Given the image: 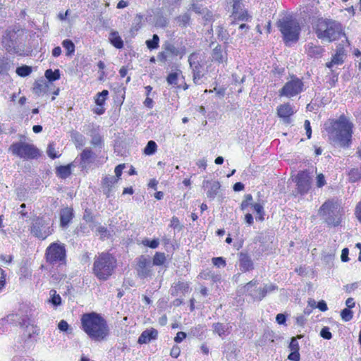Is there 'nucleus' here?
I'll return each mask as SVG.
<instances>
[{"mask_svg": "<svg viewBox=\"0 0 361 361\" xmlns=\"http://www.w3.org/2000/svg\"><path fill=\"white\" fill-rule=\"evenodd\" d=\"M317 37L328 42L338 39L343 35L342 25L331 19H319L315 27Z\"/></svg>", "mask_w": 361, "mask_h": 361, "instance_id": "obj_3", "label": "nucleus"}, {"mask_svg": "<svg viewBox=\"0 0 361 361\" xmlns=\"http://www.w3.org/2000/svg\"><path fill=\"white\" fill-rule=\"evenodd\" d=\"M187 336L186 333L183 331H179L177 333L176 337L174 338V341L176 343H180L184 338Z\"/></svg>", "mask_w": 361, "mask_h": 361, "instance_id": "obj_64", "label": "nucleus"}, {"mask_svg": "<svg viewBox=\"0 0 361 361\" xmlns=\"http://www.w3.org/2000/svg\"><path fill=\"white\" fill-rule=\"evenodd\" d=\"M57 176L62 179L68 178L71 174V164L58 166L56 169Z\"/></svg>", "mask_w": 361, "mask_h": 361, "instance_id": "obj_28", "label": "nucleus"}, {"mask_svg": "<svg viewBox=\"0 0 361 361\" xmlns=\"http://www.w3.org/2000/svg\"><path fill=\"white\" fill-rule=\"evenodd\" d=\"M178 74L177 73H170L167 78L166 81L169 85H177Z\"/></svg>", "mask_w": 361, "mask_h": 361, "instance_id": "obj_57", "label": "nucleus"}, {"mask_svg": "<svg viewBox=\"0 0 361 361\" xmlns=\"http://www.w3.org/2000/svg\"><path fill=\"white\" fill-rule=\"evenodd\" d=\"M251 207L253 208L254 211L257 214L258 216L257 219H258L259 221L264 220V207L263 206L259 203H254L252 204Z\"/></svg>", "mask_w": 361, "mask_h": 361, "instance_id": "obj_46", "label": "nucleus"}, {"mask_svg": "<svg viewBox=\"0 0 361 361\" xmlns=\"http://www.w3.org/2000/svg\"><path fill=\"white\" fill-rule=\"evenodd\" d=\"M47 153L48 156L52 159H54L59 157V155H58L56 153L54 143H50L48 145Z\"/></svg>", "mask_w": 361, "mask_h": 361, "instance_id": "obj_52", "label": "nucleus"}, {"mask_svg": "<svg viewBox=\"0 0 361 361\" xmlns=\"http://www.w3.org/2000/svg\"><path fill=\"white\" fill-rule=\"evenodd\" d=\"M259 284L258 281L252 279L247 283L242 288V293L251 297V293L256 289L257 286Z\"/></svg>", "mask_w": 361, "mask_h": 361, "instance_id": "obj_32", "label": "nucleus"}, {"mask_svg": "<svg viewBox=\"0 0 361 361\" xmlns=\"http://www.w3.org/2000/svg\"><path fill=\"white\" fill-rule=\"evenodd\" d=\"M217 32H218V33H217L218 38L220 40H221V41L228 40V34L227 31L223 27L219 26Z\"/></svg>", "mask_w": 361, "mask_h": 361, "instance_id": "obj_53", "label": "nucleus"}, {"mask_svg": "<svg viewBox=\"0 0 361 361\" xmlns=\"http://www.w3.org/2000/svg\"><path fill=\"white\" fill-rule=\"evenodd\" d=\"M164 50L167 52L168 55L170 54L173 56H182L183 52L180 49L176 47L174 44L171 42H166L164 45Z\"/></svg>", "mask_w": 361, "mask_h": 361, "instance_id": "obj_29", "label": "nucleus"}, {"mask_svg": "<svg viewBox=\"0 0 361 361\" xmlns=\"http://www.w3.org/2000/svg\"><path fill=\"white\" fill-rule=\"evenodd\" d=\"M60 226L62 228H66L71 222L73 216V209L70 207H64L60 210Z\"/></svg>", "mask_w": 361, "mask_h": 361, "instance_id": "obj_19", "label": "nucleus"}, {"mask_svg": "<svg viewBox=\"0 0 361 361\" xmlns=\"http://www.w3.org/2000/svg\"><path fill=\"white\" fill-rule=\"evenodd\" d=\"M326 184V181L324 176L322 173H319L316 177V185L317 188H322Z\"/></svg>", "mask_w": 361, "mask_h": 361, "instance_id": "obj_56", "label": "nucleus"}, {"mask_svg": "<svg viewBox=\"0 0 361 361\" xmlns=\"http://www.w3.org/2000/svg\"><path fill=\"white\" fill-rule=\"evenodd\" d=\"M304 127L306 130V135L308 139H310L312 137V128L310 126V122L309 120H305L304 123Z\"/></svg>", "mask_w": 361, "mask_h": 361, "instance_id": "obj_60", "label": "nucleus"}, {"mask_svg": "<svg viewBox=\"0 0 361 361\" xmlns=\"http://www.w3.org/2000/svg\"><path fill=\"white\" fill-rule=\"evenodd\" d=\"M220 187V183L217 180L209 181L204 180L202 183V188H209V190L207 192V196L211 200H214L216 197Z\"/></svg>", "mask_w": 361, "mask_h": 361, "instance_id": "obj_21", "label": "nucleus"}, {"mask_svg": "<svg viewBox=\"0 0 361 361\" xmlns=\"http://www.w3.org/2000/svg\"><path fill=\"white\" fill-rule=\"evenodd\" d=\"M30 233L35 237L44 240L51 234L47 221L42 217H36L32 220Z\"/></svg>", "mask_w": 361, "mask_h": 361, "instance_id": "obj_11", "label": "nucleus"}, {"mask_svg": "<svg viewBox=\"0 0 361 361\" xmlns=\"http://www.w3.org/2000/svg\"><path fill=\"white\" fill-rule=\"evenodd\" d=\"M344 61V58L335 54L331 59V61L326 63V67L331 68L334 65L342 64Z\"/></svg>", "mask_w": 361, "mask_h": 361, "instance_id": "obj_45", "label": "nucleus"}, {"mask_svg": "<svg viewBox=\"0 0 361 361\" xmlns=\"http://www.w3.org/2000/svg\"><path fill=\"white\" fill-rule=\"evenodd\" d=\"M95 154L90 148H85L80 154L79 166L81 169H86L94 161Z\"/></svg>", "mask_w": 361, "mask_h": 361, "instance_id": "obj_16", "label": "nucleus"}, {"mask_svg": "<svg viewBox=\"0 0 361 361\" xmlns=\"http://www.w3.org/2000/svg\"><path fill=\"white\" fill-rule=\"evenodd\" d=\"M109 95V91L104 90L100 92H98L96 95L95 103L97 105L102 107L105 103V101Z\"/></svg>", "mask_w": 361, "mask_h": 361, "instance_id": "obj_36", "label": "nucleus"}, {"mask_svg": "<svg viewBox=\"0 0 361 361\" xmlns=\"http://www.w3.org/2000/svg\"><path fill=\"white\" fill-rule=\"evenodd\" d=\"M62 46L66 50V55L68 56H72L74 54L75 47L71 39H64L62 42Z\"/></svg>", "mask_w": 361, "mask_h": 361, "instance_id": "obj_35", "label": "nucleus"}, {"mask_svg": "<svg viewBox=\"0 0 361 361\" xmlns=\"http://www.w3.org/2000/svg\"><path fill=\"white\" fill-rule=\"evenodd\" d=\"M7 321L15 323L16 325L20 326H27V317L21 318L18 314H11L7 316Z\"/></svg>", "mask_w": 361, "mask_h": 361, "instance_id": "obj_30", "label": "nucleus"}, {"mask_svg": "<svg viewBox=\"0 0 361 361\" xmlns=\"http://www.w3.org/2000/svg\"><path fill=\"white\" fill-rule=\"evenodd\" d=\"M296 183V192L300 195L307 194L312 187V177L307 170L300 171L294 179Z\"/></svg>", "mask_w": 361, "mask_h": 361, "instance_id": "obj_12", "label": "nucleus"}, {"mask_svg": "<svg viewBox=\"0 0 361 361\" xmlns=\"http://www.w3.org/2000/svg\"><path fill=\"white\" fill-rule=\"evenodd\" d=\"M15 36L14 32H8L2 37V46L8 52H15L16 51Z\"/></svg>", "mask_w": 361, "mask_h": 361, "instance_id": "obj_20", "label": "nucleus"}, {"mask_svg": "<svg viewBox=\"0 0 361 361\" xmlns=\"http://www.w3.org/2000/svg\"><path fill=\"white\" fill-rule=\"evenodd\" d=\"M324 52V49L319 45H314L313 44H308L307 54L311 57L319 58Z\"/></svg>", "mask_w": 361, "mask_h": 361, "instance_id": "obj_27", "label": "nucleus"}, {"mask_svg": "<svg viewBox=\"0 0 361 361\" xmlns=\"http://www.w3.org/2000/svg\"><path fill=\"white\" fill-rule=\"evenodd\" d=\"M47 87V85H45L44 80L42 79L41 80L35 81L32 88V92L34 94L39 96L42 93L45 92Z\"/></svg>", "mask_w": 361, "mask_h": 361, "instance_id": "obj_33", "label": "nucleus"}, {"mask_svg": "<svg viewBox=\"0 0 361 361\" xmlns=\"http://www.w3.org/2000/svg\"><path fill=\"white\" fill-rule=\"evenodd\" d=\"M8 150L24 159H37L40 155L39 149L35 145L24 142H13Z\"/></svg>", "mask_w": 361, "mask_h": 361, "instance_id": "obj_8", "label": "nucleus"}, {"mask_svg": "<svg viewBox=\"0 0 361 361\" xmlns=\"http://www.w3.org/2000/svg\"><path fill=\"white\" fill-rule=\"evenodd\" d=\"M229 328H230V326L228 324H224L223 323L217 322V323H214L212 324V329H213L214 333L217 334L220 337H222V338L226 336V332L228 334L230 333L228 331Z\"/></svg>", "mask_w": 361, "mask_h": 361, "instance_id": "obj_25", "label": "nucleus"}, {"mask_svg": "<svg viewBox=\"0 0 361 361\" xmlns=\"http://www.w3.org/2000/svg\"><path fill=\"white\" fill-rule=\"evenodd\" d=\"M204 331V326L199 325L196 327L192 328L189 334L195 337H200L202 336Z\"/></svg>", "mask_w": 361, "mask_h": 361, "instance_id": "obj_50", "label": "nucleus"}, {"mask_svg": "<svg viewBox=\"0 0 361 361\" xmlns=\"http://www.w3.org/2000/svg\"><path fill=\"white\" fill-rule=\"evenodd\" d=\"M51 298L49 299V302L54 306H59L61 304V298L59 294H56V291L55 290H50Z\"/></svg>", "mask_w": 361, "mask_h": 361, "instance_id": "obj_44", "label": "nucleus"}, {"mask_svg": "<svg viewBox=\"0 0 361 361\" xmlns=\"http://www.w3.org/2000/svg\"><path fill=\"white\" fill-rule=\"evenodd\" d=\"M189 285L187 283L178 281L172 285L171 288V294L173 296H178L180 293L184 294L188 292Z\"/></svg>", "mask_w": 361, "mask_h": 361, "instance_id": "obj_23", "label": "nucleus"}, {"mask_svg": "<svg viewBox=\"0 0 361 361\" xmlns=\"http://www.w3.org/2000/svg\"><path fill=\"white\" fill-rule=\"evenodd\" d=\"M195 58V54H191L188 57V62L190 63V67L192 68V80L195 84L200 85L201 84V79L203 77V74L200 71V65L199 63H196L194 61Z\"/></svg>", "mask_w": 361, "mask_h": 361, "instance_id": "obj_17", "label": "nucleus"}, {"mask_svg": "<svg viewBox=\"0 0 361 361\" xmlns=\"http://www.w3.org/2000/svg\"><path fill=\"white\" fill-rule=\"evenodd\" d=\"M116 260L108 253H102L95 258L93 264V273L99 279L106 281L112 274Z\"/></svg>", "mask_w": 361, "mask_h": 361, "instance_id": "obj_4", "label": "nucleus"}, {"mask_svg": "<svg viewBox=\"0 0 361 361\" xmlns=\"http://www.w3.org/2000/svg\"><path fill=\"white\" fill-rule=\"evenodd\" d=\"M142 243L145 245V246H147L150 248H152V249H155L157 248L159 245V239H153V240H149L148 238H145L144 240H142Z\"/></svg>", "mask_w": 361, "mask_h": 361, "instance_id": "obj_48", "label": "nucleus"}, {"mask_svg": "<svg viewBox=\"0 0 361 361\" xmlns=\"http://www.w3.org/2000/svg\"><path fill=\"white\" fill-rule=\"evenodd\" d=\"M58 328L61 331L71 333V329H70L69 324L65 320H61L58 324Z\"/></svg>", "mask_w": 361, "mask_h": 361, "instance_id": "obj_54", "label": "nucleus"}, {"mask_svg": "<svg viewBox=\"0 0 361 361\" xmlns=\"http://www.w3.org/2000/svg\"><path fill=\"white\" fill-rule=\"evenodd\" d=\"M146 45L149 50L156 49L159 47V37L157 34L153 35L152 39L146 41Z\"/></svg>", "mask_w": 361, "mask_h": 361, "instance_id": "obj_39", "label": "nucleus"}, {"mask_svg": "<svg viewBox=\"0 0 361 361\" xmlns=\"http://www.w3.org/2000/svg\"><path fill=\"white\" fill-rule=\"evenodd\" d=\"M204 9L205 8H203L200 6H198L195 4H192L191 5V7L190 8V10H192V11H195L196 13H199V14H204Z\"/></svg>", "mask_w": 361, "mask_h": 361, "instance_id": "obj_63", "label": "nucleus"}, {"mask_svg": "<svg viewBox=\"0 0 361 361\" xmlns=\"http://www.w3.org/2000/svg\"><path fill=\"white\" fill-rule=\"evenodd\" d=\"M304 82L297 77H292L279 90L280 97L290 98L300 94L303 91Z\"/></svg>", "mask_w": 361, "mask_h": 361, "instance_id": "obj_9", "label": "nucleus"}, {"mask_svg": "<svg viewBox=\"0 0 361 361\" xmlns=\"http://www.w3.org/2000/svg\"><path fill=\"white\" fill-rule=\"evenodd\" d=\"M319 215L329 226L336 227L341 224V214L338 204L332 201L326 200L319 209Z\"/></svg>", "mask_w": 361, "mask_h": 361, "instance_id": "obj_6", "label": "nucleus"}, {"mask_svg": "<svg viewBox=\"0 0 361 361\" xmlns=\"http://www.w3.org/2000/svg\"><path fill=\"white\" fill-rule=\"evenodd\" d=\"M289 348L291 351H299V344L296 338L293 337L289 344Z\"/></svg>", "mask_w": 361, "mask_h": 361, "instance_id": "obj_59", "label": "nucleus"}, {"mask_svg": "<svg viewBox=\"0 0 361 361\" xmlns=\"http://www.w3.org/2000/svg\"><path fill=\"white\" fill-rule=\"evenodd\" d=\"M262 296H264L265 298L268 293H273L278 290V286L276 284L269 283H264L262 287Z\"/></svg>", "mask_w": 361, "mask_h": 361, "instance_id": "obj_43", "label": "nucleus"}, {"mask_svg": "<svg viewBox=\"0 0 361 361\" xmlns=\"http://www.w3.org/2000/svg\"><path fill=\"white\" fill-rule=\"evenodd\" d=\"M348 176L349 180L353 183L361 179V168L352 169L348 173Z\"/></svg>", "mask_w": 361, "mask_h": 361, "instance_id": "obj_38", "label": "nucleus"}, {"mask_svg": "<svg viewBox=\"0 0 361 361\" xmlns=\"http://www.w3.org/2000/svg\"><path fill=\"white\" fill-rule=\"evenodd\" d=\"M125 168V164H118L116 166L114 172L116 174L115 178H116L118 180L120 178L121 176L122 175L123 169Z\"/></svg>", "mask_w": 361, "mask_h": 361, "instance_id": "obj_61", "label": "nucleus"}, {"mask_svg": "<svg viewBox=\"0 0 361 361\" xmlns=\"http://www.w3.org/2000/svg\"><path fill=\"white\" fill-rule=\"evenodd\" d=\"M32 71L31 66L23 65L16 68V73L20 77H26L32 73Z\"/></svg>", "mask_w": 361, "mask_h": 361, "instance_id": "obj_40", "label": "nucleus"}, {"mask_svg": "<svg viewBox=\"0 0 361 361\" xmlns=\"http://www.w3.org/2000/svg\"><path fill=\"white\" fill-rule=\"evenodd\" d=\"M118 179L114 176H106L102 180V189L103 193L109 197L113 192V188L117 183Z\"/></svg>", "mask_w": 361, "mask_h": 361, "instance_id": "obj_18", "label": "nucleus"}, {"mask_svg": "<svg viewBox=\"0 0 361 361\" xmlns=\"http://www.w3.org/2000/svg\"><path fill=\"white\" fill-rule=\"evenodd\" d=\"M109 39L111 44L116 49H121L123 47V41L119 36L118 32L116 31L111 32Z\"/></svg>", "mask_w": 361, "mask_h": 361, "instance_id": "obj_26", "label": "nucleus"}, {"mask_svg": "<svg viewBox=\"0 0 361 361\" xmlns=\"http://www.w3.org/2000/svg\"><path fill=\"white\" fill-rule=\"evenodd\" d=\"M245 0H233V16L235 20L248 21L251 19L247 11L244 8Z\"/></svg>", "mask_w": 361, "mask_h": 361, "instance_id": "obj_13", "label": "nucleus"}, {"mask_svg": "<svg viewBox=\"0 0 361 361\" xmlns=\"http://www.w3.org/2000/svg\"><path fill=\"white\" fill-rule=\"evenodd\" d=\"M353 123L344 114L332 120L326 128L329 140L334 145L342 148L350 147L352 142Z\"/></svg>", "mask_w": 361, "mask_h": 361, "instance_id": "obj_1", "label": "nucleus"}, {"mask_svg": "<svg viewBox=\"0 0 361 361\" xmlns=\"http://www.w3.org/2000/svg\"><path fill=\"white\" fill-rule=\"evenodd\" d=\"M227 59V54L223 51L221 46L218 44L212 51V60L218 63H223Z\"/></svg>", "mask_w": 361, "mask_h": 361, "instance_id": "obj_24", "label": "nucleus"}, {"mask_svg": "<svg viewBox=\"0 0 361 361\" xmlns=\"http://www.w3.org/2000/svg\"><path fill=\"white\" fill-rule=\"evenodd\" d=\"M278 27L283 35L284 42H296L300 36V26L298 22L291 16H284L278 22Z\"/></svg>", "mask_w": 361, "mask_h": 361, "instance_id": "obj_5", "label": "nucleus"}, {"mask_svg": "<svg viewBox=\"0 0 361 361\" xmlns=\"http://www.w3.org/2000/svg\"><path fill=\"white\" fill-rule=\"evenodd\" d=\"M91 143L92 145L95 147H99L100 148L102 147L104 144L102 136L98 133L92 135Z\"/></svg>", "mask_w": 361, "mask_h": 361, "instance_id": "obj_49", "label": "nucleus"}, {"mask_svg": "<svg viewBox=\"0 0 361 361\" xmlns=\"http://www.w3.org/2000/svg\"><path fill=\"white\" fill-rule=\"evenodd\" d=\"M157 149V145L153 140H149L144 149V153L147 155L154 154Z\"/></svg>", "mask_w": 361, "mask_h": 361, "instance_id": "obj_42", "label": "nucleus"}, {"mask_svg": "<svg viewBox=\"0 0 361 361\" xmlns=\"http://www.w3.org/2000/svg\"><path fill=\"white\" fill-rule=\"evenodd\" d=\"M238 263L239 269L243 273L252 271L255 269L254 262L247 252L238 253Z\"/></svg>", "mask_w": 361, "mask_h": 361, "instance_id": "obj_15", "label": "nucleus"}, {"mask_svg": "<svg viewBox=\"0 0 361 361\" xmlns=\"http://www.w3.org/2000/svg\"><path fill=\"white\" fill-rule=\"evenodd\" d=\"M47 262L51 265H65L66 264V250L63 243L57 241L51 243L45 252Z\"/></svg>", "mask_w": 361, "mask_h": 361, "instance_id": "obj_7", "label": "nucleus"}, {"mask_svg": "<svg viewBox=\"0 0 361 361\" xmlns=\"http://www.w3.org/2000/svg\"><path fill=\"white\" fill-rule=\"evenodd\" d=\"M44 75L48 81L51 82L60 79V71L59 69H56L54 71L47 69L45 71Z\"/></svg>", "mask_w": 361, "mask_h": 361, "instance_id": "obj_34", "label": "nucleus"}, {"mask_svg": "<svg viewBox=\"0 0 361 361\" xmlns=\"http://www.w3.org/2000/svg\"><path fill=\"white\" fill-rule=\"evenodd\" d=\"M320 336L326 340H330L332 338V334L330 332L329 328L324 326L320 331Z\"/></svg>", "mask_w": 361, "mask_h": 361, "instance_id": "obj_55", "label": "nucleus"}, {"mask_svg": "<svg viewBox=\"0 0 361 361\" xmlns=\"http://www.w3.org/2000/svg\"><path fill=\"white\" fill-rule=\"evenodd\" d=\"M341 317L345 322H349L353 319V312L349 308H345L341 312Z\"/></svg>", "mask_w": 361, "mask_h": 361, "instance_id": "obj_47", "label": "nucleus"}, {"mask_svg": "<svg viewBox=\"0 0 361 361\" xmlns=\"http://www.w3.org/2000/svg\"><path fill=\"white\" fill-rule=\"evenodd\" d=\"M295 114V111L290 103H285L277 107V115L282 118L285 124H289L291 122V116Z\"/></svg>", "mask_w": 361, "mask_h": 361, "instance_id": "obj_14", "label": "nucleus"}, {"mask_svg": "<svg viewBox=\"0 0 361 361\" xmlns=\"http://www.w3.org/2000/svg\"><path fill=\"white\" fill-rule=\"evenodd\" d=\"M262 290H263L262 288H261V287L256 288V289L254 290V292L251 293V298L254 300H256V301L262 300L264 298V296H261V295H262Z\"/></svg>", "mask_w": 361, "mask_h": 361, "instance_id": "obj_51", "label": "nucleus"}, {"mask_svg": "<svg viewBox=\"0 0 361 361\" xmlns=\"http://www.w3.org/2000/svg\"><path fill=\"white\" fill-rule=\"evenodd\" d=\"M212 263L214 264V265H215L218 267H225L226 264L225 259L221 257H213Z\"/></svg>", "mask_w": 361, "mask_h": 361, "instance_id": "obj_58", "label": "nucleus"}, {"mask_svg": "<svg viewBox=\"0 0 361 361\" xmlns=\"http://www.w3.org/2000/svg\"><path fill=\"white\" fill-rule=\"evenodd\" d=\"M82 329L95 341L106 340L109 335V327L106 320L101 314L92 312L81 317Z\"/></svg>", "mask_w": 361, "mask_h": 361, "instance_id": "obj_2", "label": "nucleus"}, {"mask_svg": "<svg viewBox=\"0 0 361 361\" xmlns=\"http://www.w3.org/2000/svg\"><path fill=\"white\" fill-rule=\"evenodd\" d=\"M166 262V256L164 252H157L154 255L153 260L152 262V265L161 266Z\"/></svg>", "mask_w": 361, "mask_h": 361, "instance_id": "obj_37", "label": "nucleus"}, {"mask_svg": "<svg viewBox=\"0 0 361 361\" xmlns=\"http://www.w3.org/2000/svg\"><path fill=\"white\" fill-rule=\"evenodd\" d=\"M158 331L155 329H146L138 338L137 343L140 344L148 343L152 340L157 339Z\"/></svg>", "mask_w": 361, "mask_h": 361, "instance_id": "obj_22", "label": "nucleus"}, {"mask_svg": "<svg viewBox=\"0 0 361 361\" xmlns=\"http://www.w3.org/2000/svg\"><path fill=\"white\" fill-rule=\"evenodd\" d=\"M135 270L140 279L150 278L153 275L152 259L149 256L140 255L135 259Z\"/></svg>", "mask_w": 361, "mask_h": 361, "instance_id": "obj_10", "label": "nucleus"}, {"mask_svg": "<svg viewBox=\"0 0 361 361\" xmlns=\"http://www.w3.org/2000/svg\"><path fill=\"white\" fill-rule=\"evenodd\" d=\"M358 287V283L355 282L351 284H348L344 286V289L345 290L346 293H350L352 291H354L355 289H357Z\"/></svg>", "mask_w": 361, "mask_h": 361, "instance_id": "obj_62", "label": "nucleus"}, {"mask_svg": "<svg viewBox=\"0 0 361 361\" xmlns=\"http://www.w3.org/2000/svg\"><path fill=\"white\" fill-rule=\"evenodd\" d=\"M142 19L143 16L141 14H137L133 19L132 27L130 30V32L132 35H135L136 32L141 28Z\"/></svg>", "mask_w": 361, "mask_h": 361, "instance_id": "obj_31", "label": "nucleus"}, {"mask_svg": "<svg viewBox=\"0 0 361 361\" xmlns=\"http://www.w3.org/2000/svg\"><path fill=\"white\" fill-rule=\"evenodd\" d=\"M190 16L188 13H185L183 15H180L176 18V20L179 26L180 27H186L190 22Z\"/></svg>", "mask_w": 361, "mask_h": 361, "instance_id": "obj_41", "label": "nucleus"}]
</instances>
